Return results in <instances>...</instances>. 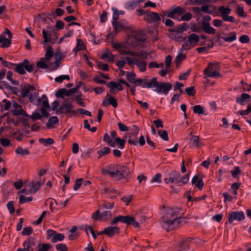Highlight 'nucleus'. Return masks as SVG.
Instances as JSON below:
<instances>
[{"instance_id":"1","label":"nucleus","mask_w":251,"mask_h":251,"mask_svg":"<svg viewBox=\"0 0 251 251\" xmlns=\"http://www.w3.org/2000/svg\"><path fill=\"white\" fill-rule=\"evenodd\" d=\"M163 214L167 219L172 220H180L182 218V211L180 208H173L165 205H162L160 207Z\"/></svg>"},{"instance_id":"2","label":"nucleus","mask_w":251,"mask_h":251,"mask_svg":"<svg viewBox=\"0 0 251 251\" xmlns=\"http://www.w3.org/2000/svg\"><path fill=\"white\" fill-rule=\"evenodd\" d=\"M186 224L181 221H160L159 225L166 231H170L183 226Z\"/></svg>"},{"instance_id":"3","label":"nucleus","mask_w":251,"mask_h":251,"mask_svg":"<svg viewBox=\"0 0 251 251\" xmlns=\"http://www.w3.org/2000/svg\"><path fill=\"white\" fill-rule=\"evenodd\" d=\"M220 66L218 62L209 63L207 68L203 71V74L207 77H222L219 72Z\"/></svg>"},{"instance_id":"4","label":"nucleus","mask_w":251,"mask_h":251,"mask_svg":"<svg viewBox=\"0 0 251 251\" xmlns=\"http://www.w3.org/2000/svg\"><path fill=\"white\" fill-rule=\"evenodd\" d=\"M4 31L0 35V48H7L11 44L12 34L11 31L7 28L4 29Z\"/></svg>"},{"instance_id":"5","label":"nucleus","mask_w":251,"mask_h":251,"mask_svg":"<svg viewBox=\"0 0 251 251\" xmlns=\"http://www.w3.org/2000/svg\"><path fill=\"white\" fill-rule=\"evenodd\" d=\"M74 106L72 102H65L56 110L57 114H65L67 116H71V113L76 114V112L74 110Z\"/></svg>"},{"instance_id":"6","label":"nucleus","mask_w":251,"mask_h":251,"mask_svg":"<svg viewBox=\"0 0 251 251\" xmlns=\"http://www.w3.org/2000/svg\"><path fill=\"white\" fill-rule=\"evenodd\" d=\"M54 53L53 49L50 46L48 47L47 50L45 54V58H42L40 61L36 63V65L38 68L41 69H46L48 67L47 64L44 62L45 60L48 61L53 56Z\"/></svg>"},{"instance_id":"7","label":"nucleus","mask_w":251,"mask_h":251,"mask_svg":"<svg viewBox=\"0 0 251 251\" xmlns=\"http://www.w3.org/2000/svg\"><path fill=\"white\" fill-rule=\"evenodd\" d=\"M218 11L220 12V16L223 21L232 23L235 22V18L233 17L228 15L231 11L229 7H225L224 6H221L219 7Z\"/></svg>"},{"instance_id":"8","label":"nucleus","mask_w":251,"mask_h":251,"mask_svg":"<svg viewBox=\"0 0 251 251\" xmlns=\"http://www.w3.org/2000/svg\"><path fill=\"white\" fill-rule=\"evenodd\" d=\"M193 240L191 237H187L179 240L176 244L178 251H186L189 249V243Z\"/></svg>"},{"instance_id":"9","label":"nucleus","mask_w":251,"mask_h":251,"mask_svg":"<svg viewBox=\"0 0 251 251\" xmlns=\"http://www.w3.org/2000/svg\"><path fill=\"white\" fill-rule=\"evenodd\" d=\"M155 91L158 93L162 92L164 94H167L168 91L171 89L172 85L170 83L161 82H158V84L156 85Z\"/></svg>"},{"instance_id":"10","label":"nucleus","mask_w":251,"mask_h":251,"mask_svg":"<svg viewBox=\"0 0 251 251\" xmlns=\"http://www.w3.org/2000/svg\"><path fill=\"white\" fill-rule=\"evenodd\" d=\"M44 182H41L40 181L35 182L31 181L26 183L28 187V191L30 193V194L35 193L38 190H39L42 185L44 184Z\"/></svg>"},{"instance_id":"11","label":"nucleus","mask_w":251,"mask_h":251,"mask_svg":"<svg viewBox=\"0 0 251 251\" xmlns=\"http://www.w3.org/2000/svg\"><path fill=\"white\" fill-rule=\"evenodd\" d=\"M102 174L105 175H108L110 177H114L117 180H120L122 178H126L118 169L115 172L111 171L109 170H104L102 171Z\"/></svg>"},{"instance_id":"12","label":"nucleus","mask_w":251,"mask_h":251,"mask_svg":"<svg viewBox=\"0 0 251 251\" xmlns=\"http://www.w3.org/2000/svg\"><path fill=\"white\" fill-rule=\"evenodd\" d=\"M102 105L104 106L112 105L114 108H116L118 103L114 97L107 94L102 101Z\"/></svg>"},{"instance_id":"13","label":"nucleus","mask_w":251,"mask_h":251,"mask_svg":"<svg viewBox=\"0 0 251 251\" xmlns=\"http://www.w3.org/2000/svg\"><path fill=\"white\" fill-rule=\"evenodd\" d=\"M42 34L44 38L43 44L50 42V43L53 44L56 42L58 39L56 31L55 32V33H53V37H52L51 36L49 37V38L48 37V33L45 29H43Z\"/></svg>"},{"instance_id":"14","label":"nucleus","mask_w":251,"mask_h":251,"mask_svg":"<svg viewBox=\"0 0 251 251\" xmlns=\"http://www.w3.org/2000/svg\"><path fill=\"white\" fill-rule=\"evenodd\" d=\"M145 19L149 23L157 22L160 20L159 14L156 12H148Z\"/></svg>"},{"instance_id":"15","label":"nucleus","mask_w":251,"mask_h":251,"mask_svg":"<svg viewBox=\"0 0 251 251\" xmlns=\"http://www.w3.org/2000/svg\"><path fill=\"white\" fill-rule=\"evenodd\" d=\"M245 218L243 211L232 212L229 213L228 220H244Z\"/></svg>"},{"instance_id":"16","label":"nucleus","mask_w":251,"mask_h":251,"mask_svg":"<svg viewBox=\"0 0 251 251\" xmlns=\"http://www.w3.org/2000/svg\"><path fill=\"white\" fill-rule=\"evenodd\" d=\"M105 234L109 237H112L115 234L119 233V228L118 226H109L104 229Z\"/></svg>"},{"instance_id":"17","label":"nucleus","mask_w":251,"mask_h":251,"mask_svg":"<svg viewBox=\"0 0 251 251\" xmlns=\"http://www.w3.org/2000/svg\"><path fill=\"white\" fill-rule=\"evenodd\" d=\"M202 29L206 33L209 34H214L215 33L216 30L210 26V23L205 21H203L201 24Z\"/></svg>"},{"instance_id":"18","label":"nucleus","mask_w":251,"mask_h":251,"mask_svg":"<svg viewBox=\"0 0 251 251\" xmlns=\"http://www.w3.org/2000/svg\"><path fill=\"white\" fill-rule=\"evenodd\" d=\"M136 131L129 135L128 142L130 145L135 146L137 144V135L139 131L138 127H136Z\"/></svg>"},{"instance_id":"19","label":"nucleus","mask_w":251,"mask_h":251,"mask_svg":"<svg viewBox=\"0 0 251 251\" xmlns=\"http://www.w3.org/2000/svg\"><path fill=\"white\" fill-rule=\"evenodd\" d=\"M217 8L214 5H203L201 7V11L210 14H213L216 10Z\"/></svg>"},{"instance_id":"20","label":"nucleus","mask_w":251,"mask_h":251,"mask_svg":"<svg viewBox=\"0 0 251 251\" xmlns=\"http://www.w3.org/2000/svg\"><path fill=\"white\" fill-rule=\"evenodd\" d=\"M158 84V81H157V78L155 77L153 78L149 82H147L145 79L144 81V84H143V88H152V87H156V85Z\"/></svg>"},{"instance_id":"21","label":"nucleus","mask_w":251,"mask_h":251,"mask_svg":"<svg viewBox=\"0 0 251 251\" xmlns=\"http://www.w3.org/2000/svg\"><path fill=\"white\" fill-rule=\"evenodd\" d=\"M199 39L200 38L198 35L195 33H192L188 37L187 40L193 46H195L199 41Z\"/></svg>"},{"instance_id":"22","label":"nucleus","mask_w":251,"mask_h":251,"mask_svg":"<svg viewBox=\"0 0 251 251\" xmlns=\"http://www.w3.org/2000/svg\"><path fill=\"white\" fill-rule=\"evenodd\" d=\"M58 123V119L56 116H53L50 118L48 122L46 124V126L48 129H51L54 127L53 124H57Z\"/></svg>"},{"instance_id":"23","label":"nucleus","mask_w":251,"mask_h":251,"mask_svg":"<svg viewBox=\"0 0 251 251\" xmlns=\"http://www.w3.org/2000/svg\"><path fill=\"white\" fill-rule=\"evenodd\" d=\"M250 98L251 96L250 95L246 93H243L240 98L236 99V102L237 103H240L241 105H244L245 101Z\"/></svg>"},{"instance_id":"24","label":"nucleus","mask_w":251,"mask_h":251,"mask_svg":"<svg viewBox=\"0 0 251 251\" xmlns=\"http://www.w3.org/2000/svg\"><path fill=\"white\" fill-rule=\"evenodd\" d=\"M146 62L145 61H140L138 59L135 60V64L139 68L140 71L142 72H144L146 70Z\"/></svg>"},{"instance_id":"25","label":"nucleus","mask_w":251,"mask_h":251,"mask_svg":"<svg viewBox=\"0 0 251 251\" xmlns=\"http://www.w3.org/2000/svg\"><path fill=\"white\" fill-rule=\"evenodd\" d=\"M24 64L23 61L18 64H15L16 67L15 68V70L20 75H24L25 74V71L24 70Z\"/></svg>"},{"instance_id":"26","label":"nucleus","mask_w":251,"mask_h":251,"mask_svg":"<svg viewBox=\"0 0 251 251\" xmlns=\"http://www.w3.org/2000/svg\"><path fill=\"white\" fill-rule=\"evenodd\" d=\"M68 90H67L65 88L60 89L58 90L55 93V96L57 98H63L64 96H69Z\"/></svg>"},{"instance_id":"27","label":"nucleus","mask_w":251,"mask_h":251,"mask_svg":"<svg viewBox=\"0 0 251 251\" xmlns=\"http://www.w3.org/2000/svg\"><path fill=\"white\" fill-rule=\"evenodd\" d=\"M24 70L25 69L26 71H27L28 72H31L34 70V64H29V62L28 59H25L24 61Z\"/></svg>"},{"instance_id":"28","label":"nucleus","mask_w":251,"mask_h":251,"mask_svg":"<svg viewBox=\"0 0 251 251\" xmlns=\"http://www.w3.org/2000/svg\"><path fill=\"white\" fill-rule=\"evenodd\" d=\"M114 56L107 50V52L102 54L101 56V59L107 61L113 62Z\"/></svg>"},{"instance_id":"29","label":"nucleus","mask_w":251,"mask_h":251,"mask_svg":"<svg viewBox=\"0 0 251 251\" xmlns=\"http://www.w3.org/2000/svg\"><path fill=\"white\" fill-rule=\"evenodd\" d=\"M189 28V25L186 23H183L177 27L174 28V31L177 32H182L184 31L187 30Z\"/></svg>"},{"instance_id":"30","label":"nucleus","mask_w":251,"mask_h":251,"mask_svg":"<svg viewBox=\"0 0 251 251\" xmlns=\"http://www.w3.org/2000/svg\"><path fill=\"white\" fill-rule=\"evenodd\" d=\"M222 38L226 42H231L235 41L236 39V38H237L236 34L235 32H232L228 33V37H222Z\"/></svg>"},{"instance_id":"31","label":"nucleus","mask_w":251,"mask_h":251,"mask_svg":"<svg viewBox=\"0 0 251 251\" xmlns=\"http://www.w3.org/2000/svg\"><path fill=\"white\" fill-rule=\"evenodd\" d=\"M118 170L123 174L124 177L126 178L128 177L130 175V172L129 169L126 166H123L120 167Z\"/></svg>"},{"instance_id":"32","label":"nucleus","mask_w":251,"mask_h":251,"mask_svg":"<svg viewBox=\"0 0 251 251\" xmlns=\"http://www.w3.org/2000/svg\"><path fill=\"white\" fill-rule=\"evenodd\" d=\"M12 113L14 116L23 115L25 117H29L26 112L22 108L14 109L12 111Z\"/></svg>"},{"instance_id":"33","label":"nucleus","mask_w":251,"mask_h":251,"mask_svg":"<svg viewBox=\"0 0 251 251\" xmlns=\"http://www.w3.org/2000/svg\"><path fill=\"white\" fill-rule=\"evenodd\" d=\"M111 150L109 147H104L101 150L98 151L99 154V158H101L102 156L108 154L110 152Z\"/></svg>"},{"instance_id":"34","label":"nucleus","mask_w":251,"mask_h":251,"mask_svg":"<svg viewBox=\"0 0 251 251\" xmlns=\"http://www.w3.org/2000/svg\"><path fill=\"white\" fill-rule=\"evenodd\" d=\"M112 25L116 32H119L124 29V25L117 21L112 22Z\"/></svg>"},{"instance_id":"35","label":"nucleus","mask_w":251,"mask_h":251,"mask_svg":"<svg viewBox=\"0 0 251 251\" xmlns=\"http://www.w3.org/2000/svg\"><path fill=\"white\" fill-rule=\"evenodd\" d=\"M15 153L21 155H27L29 154V151L27 149H24L22 147H19L16 149Z\"/></svg>"},{"instance_id":"36","label":"nucleus","mask_w":251,"mask_h":251,"mask_svg":"<svg viewBox=\"0 0 251 251\" xmlns=\"http://www.w3.org/2000/svg\"><path fill=\"white\" fill-rule=\"evenodd\" d=\"M39 142L45 146H48L52 145L54 143V140L51 138L48 139L40 138L39 139Z\"/></svg>"},{"instance_id":"37","label":"nucleus","mask_w":251,"mask_h":251,"mask_svg":"<svg viewBox=\"0 0 251 251\" xmlns=\"http://www.w3.org/2000/svg\"><path fill=\"white\" fill-rule=\"evenodd\" d=\"M186 57V55L182 54L181 53L176 56L175 62L176 64V67H178L181 61L184 60Z\"/></svg>"},{"instance_id":"38","label":"nucleus","mask_w":251,"mask_h":251,"mask_svg":"<svg viewBox=\"0 0 251 251\" xmlns=\"http://www.w3.org/2000/svg\"><path fill=\"white\" fill-rule=\"evenodd\" d=\"M170 175L175 178V181H176V183H179L180 182L181 175L179 172L174 171L170 173Z\"/></svg>"},{"instance_id":"39","label":"nucleus","mask_w":251,"mask_h":251,"mask_svg":"<svg viewBox=\"0 0 251 251\" xmlns=\"http://www.w3.org/2000/svg\"><path fill=\"white\" fill-rule=\"evenodd\" d=\"M65 236L61 233H56L55 235L52 238L51 241L53 243H56L58 241H61L64 239Z\"/></svg>"},{"instance_id":"40","label":"nucleus","mask_w":251,"mask_h":251,"mask_svg":"<svg viewBox=\"0 0 251 251\" xmlns=\"http://www.w3.org/2000/svg\"><path fill=\"white\" fill-rule=\"evenodd\" d=\"M157 133L158 135L160 136V137L164 141H168L169 139L168 135V132L166 130H158L157 131Z\"/></svg>"},{"instance_id":"41","label":"nucleus","mask_w":251,"mask_h":251,"mask_svg":"<svg viewBox=\"0 0 251 251\" xmlns=\"http://www.w3.org/2000/svg\"><path fill=\"white\" fill-rule=\"evenodd\" d=\"M193 111L195 113H198L199 114H203L204 113V110L202 106L200 105H196L193 107Z\"/></svg>"},{"instance_id":"42","label":"nucleus","mask_w":251,"mask_h":251,"mask_svg":"<svg viewBox=\"0 0 251 251\" xmlns=\"http://www.w3.org/2000/svg\"><path fill=\"white\" fill-rule=\"evenodd\" d=\"M32 200L33 198L32 197H26L23 195H21L19 198V203L23 204L25 202L31 201Z\"/></svg>"},{"instance_id":"43","label":"nucleus","mask_w":251,"mask_h":251,"mask_svg":"<svg viewBox=\"0 0 251 251\" xmlns=\"http://www.w3.org/2000/svg\"><path fill=\"white\" fill-rule=\"evenodd\" d=\"M127 80L130 82L132 83L135 79L136 74L133 72H127L126 75Z\"/></svg>"},{"instance_id":"44","label":"nucleus","mask_w":251,"mask_h":251,"mask_svg":"<svg viewBox=\"0 0 251 251\" xmlns=\"http://www.w3.org/2000/svg\"><path fill=\"white\" fill-rule=\"evenodd\" d=\"M85 230L88 235H89V232H90L93 236L94 239L97 238V235L95 233L93 228L91 226H85Z\"/></svg>"},{"instance_id":"45","label":"nucleus","mask_w":251,"mask_h":251,"mask_svg":"<svg viewBox=\"0 0 251 251\" xmlns=\"http://www.w3.org/2000/svg\"><path fill=\"white\" fill-rule=\"evenodd\" d=\"M114 142L119 145V148L123 149L125 147V144L126 141L124 139H121L120 138H116L114 140Z\"/></svg>"},{"instance_id":"46","label":"nucleus","mask_w":251,"mask_h":251,"mask_svg":"<svg viewBox=\"0 0 251 251\" xmlns=\"http://www.w3.org/2000/svg\"><path fill=\"white\" fill-rule=\"evenodd\" d=\"M128 226H132L134 227H139L140 223L137 221H121Z\"/></svg>"},{"instance_id":"47","label":"nucleus","mask_w":251,"mask_h":251,"mask_svg":"<svg viewBox=\"0 0 251 251\" xmlns=\"http://www.w3.org/2000/svg\"><path fill=\"white\" fill-rule=\"evenodd\" d=\"M138 3V2L137 1H135V0H132V1H128L126 4V8L127 9H134L135 8L137 4Z\"/></svg>"},{"instance_id":"48","label":"nucleus","mask_w":251,"mask_h":251,"mask_svg":"<svg viewBox=\"0 0 251 251\" xmlns=\"http://www.w3.org/2000/svg\"><path fill=\"white\" fill-rule=\"evenodd\" d=\"M113 220H135V217L133 216H118L113 219Z\"/></svg>"},{"instance_id":"49","label":"nucleus","mask_w":251,"mask_h":251,"mask_svg":"<svg viewBox=\"0 0 251 251\" xmlns=\"http://www.w3.org/2000/svg\"><path fill=\"white\" fill-rule=\"evenodd\" d=\"M191 135L192 136V138L193 139V144L197 148H200V137L199 136L193 135L192 134V133L191 134Z\"/></svg>"},{"instance_id":"50","label":"nucleus","mask_w":251,"mask_h":251,"mask_svg":"<svg viewBox=\"0 0 251 251\" xmlns=\"http://www.w3.org/2000/svg\"><path fill=\"white\" fill-rule=\"evenodd\" d=\"M236 11L239 16L242 17H246V14L244 12L243 7L240 6L239 4L237 5Z\"/></svg>"},{"instance_id":"51","label":"nucleus","mask_w":251,"mask_h":251,"mask_svg":"<svg viewBox=\"0 0 251 251\" xmlns=\"http://www.w3.org/2000/svg\"><path fill=\"white\" fill-rule=\"evenodd\" d=\"M186 93L190 96H194L196 93V90L194 86H191L185 89Z\"/></svg>"},{"instance_id":"52","label":"nucleus","mask_w":251,"mask_h":251,"mask_svg":"<svg viewBox=\"0 0 251 251\" xmlns=\"http://www.w3.org/2000/svg\"><path fill=\"white\" fill-rule=\"evenodd\" d=\"M83 179L82 178H77L75 180V184L74 186V189L75 191L77 190L82 185Z\"/></svg>"},{"instance_id":"53","label":"nucleus","mask_w":251,"mask_h":251,"mask_svg":"<svg viewBox=\"0 0 251 251\" xmlns=\"http://www.w3.org/2000/svg\"><path fill=\"white\" fill-rule=\"evenodd\" d=\"M70 79V76L68 75H62L56 77L55 78V81L58 83H61L63 80L66 79L69 80Z\"/></svg>"},{"instance_id":"54","label":"nucleus","mask_w":251,"mask_h":251,"mask_svg":"<svg viewBox=\"0 0 251 251\" xmlns=\"http://www.w3.org/2000/svg\"><path fill=\"white\" fill-rule=\"evenodd\" d=\"M30 91L29 88H28L27 85H25L22 89H21V96L22 98H25V97L28 96Z\"/></svg>"},{"instance_id":"55","label":"nucleus","mask_w":251,"mask_h":251,"mask_svg":"<svg viewBox=\"0 0 251 251\" xmlns=\"http://www.w3.org/2000/svg\"><path fill=\"white\" fill-rule=\"evenodd\" d=\"M84 49V45L83 41L79 39L77 40V44L76 47L75 49V50H76V51L82 50Z\"/></svg>"},{"instance_id":"56","label":"nucleus","mask_w":251,"mask_h":251,"mask_svg":"<svg viewBox=\"0 0 251 251\" xmlns=\"http://www.w3.org/2000/svg\"><path fill=\"white\" fill-rule=\"evenodd\" d=\"M51 247V245L49 244H43L40 247H39V249L38 251H48Z\"/></svg>"},{"instance_id":"57","label":"nucleus","mask_w":251,"mask_h":251,"mask_svg":"<svg viewBox=\"0 0 251 251\" xmlns=\"http://www.w3.org/2000/svg\"><path fill=\"white\" fill-rule=\"evenodd\" d=\"M56 249L59 251H67L68 248L66 245L63 244H58L55 246Z\"/></svg>"},{"instance_id":"58","label":"nucleus","mask_w":251,"mask_h":251,"mask_svg":"<svg viewBox=\"0 0 251 251\" xmlns=\"http://www.w3.org/2000/svg\"><path fill=\"white\" fill-rule=\"evenodd\" d=\"M0 144L3 147H8L10 144V141L9 139L5 138H1L0 139Z\"/></svg>"},{"instance_id":"59","label":"nucleus","mask_w":251,"mask_h":251,"mask_svg":"<svg viewBox=\"0 0 251 251\" xmlns=\"http://www.w3.org/2000/svg\"><path fill=\"white\" fill-rule=\"evenodd\" d=\"M113 14V22L117 21L119 19V16L120 15L119 11L116 9L113 8H112Z\"/></svg>"},{"instance_id":"60","label":"nucleus","mask_w":251,"mask_h":251,"mask_svg":"<svg viewBox=\"0 0 251 251\" xmlns=\"http://www.w3.org/2000/svg\"><path fill=\"white\" fill-rule=\"evenodd\" d=\"M172 57L171 55H168L166 56L165 58V63H166V69L167 70L169 69L170 67L171 64Z\"/></svg>"},{"instance_id":"61","label":"nucleus","mask_w":251,"mask_h":251,"mask_svg":"<svg viewBox=\"0 0 251 251\" xmlns=\"http://www.w3.org/2000/svg\"><path fill=\"white\" fill-rule=\"evenodd\" d=\"M161 174L160 173L156 174L151 179V182H157L160 183L161 182Z\"/></svg>"},{"instance_id":"62","label":"nucleus","mask_w":251,"mask_h":251,"mask_svg":"<svg viewBox=\"0 0 251 251\" xmlns=\"http://www.w3.org/2000/svg\"><path fill=\"white\" fill-rule=\"evenodd\" d=\"M231 175L234 178H236L238 175L241 174V170L239 167L235 168V170H233L231 172Z\"/></svg>"},{"instance_id":"63","label":"nucleus","mask_w":251,"mask_h":251,"mask_svg":"<svg viewBox=\"0 0 251 251\" xmlns=\"http://www.w3.org/2000/svg\"><path fill=\"white\" fill-rule=\"evenodd\" d=\"M240 41L243 44L248 43L250 42V38L247 35H243L240 37Z\"/></svg>"},{"instance_id":"64","label":"nucleus","mask_w":251,"mask_h":251,"mask_svg":"<svg viewBox=\"0 0 251 251\" xmlns=\"http://www.w3.org/2000/svg\"><path fill=\"white\" fill-rule=\"evenodd\" d=\"M173 10L175 14H177L178 15H181L182 14L184 13L185 12L184 9L182 8L180 6L176 7L174 9H173Z\"/></svg>"}]
</instances>
